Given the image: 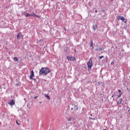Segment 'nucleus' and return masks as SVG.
Wrapping results in <instances>:
<instances>
[{
  "mask_svg": "<svg viewBox=\"0 0 130 130\" xmlns=\"http://www.w3.org/2000/svg\"><path fill=\"white\" fill-rule=\"evenodd\" d=\"M51 71L50 70V69L49 68H42V69H40L39 71V75L40 76H46L50 73Z\"/></svg>",
  "mask_w": 130,
  "mask_h": 130,
  "instance_id": "f257e3e1",
  "label": "nucleus"
},
{
  "mask_svg": "<svg viewBox=\"0 0 130 130\" xmlns=\"http://www.w3.org/2000/svg\"><path fill=\"white\" fill-rule=\"evenodd\" d=\"M93 67V62L92 61V58H90L87 62V68L88 70H91Z\"/></svg>",
  "mask_w": 130,
  "mask_h": 130,
  "instance_id": "f03ea898",
  "label": "nucleus"
},
{
  "mask_svg": "<svg viewBox=\"0 0 130 130\" xmlns=\"http://www.w3.org/2000/svg\"><path fill=\"white\" fill-rule=\"evenodd\" d=\"M67 59H68V60L69 61H73L74 60H76V57H73V56H67Z\"/></svg>",
  "mask_w": 130,
  "mask_h": 130,
  "instance_id": "7ed1b4c3",
  "label": "nucleus"
},
{
  "mask_svg": "<svg viewBox=\"0 0 130 130\" xmlns=\"http://www.w3.org/2000/svg\"><path fill=\"white\" fill-rule=\"evenodd\" d=\"M8 104L11 106H14V105H15V100H12L11 101L8 103Z\"/></svg>",
  "mask_w": 130,
  "mask_h": 130,
  "instance_id": "20e7f679",
  "label": "nucleus"
},
{
  "mask_svg": "<svg viewBox=\"0 0 130 130\" xmlns=\"http://www.w3.org/2000/svg\"><path fill=\"white\" fill-rule=\"evenodd\" d=\"M34 77V71H33V70H31V74L29 76V78L30 79V80H32Z\"/></svg>",
  "mask_w": 130,
  "mask_h": 130,
  "instance_id": "39448f33",
  "label": "nucleus"
},
{
  "mask_svg": "<svg viewBox=\"0 0 130 130\" xmlns=\"http://www.w3.org/2000/svg\"><path fill=\"white\" fill-rule=\"evenodd\" d=\"M23 35L21 33H19L17 35V39H20V38H23Z\"/></svg>",
  "mask_w": 130,
  "mask_h": 130,
  "instance_id": "423d86ee",
  "label": "nucleus"
},
{
  "mask_svg": "<svg viewBox=\"0 0 130 130\" xmlns=\"http://www.w3.org/2000/svg\"><path fill=\"white\" fill-rule=\"evenodd\" d=\"M31 17H36V18H38L39 19L40 18V16L37 15L36 14H35V13H31L30 14Z\"/></svg>",
  "mask_w": 130,
  "mask_h": 130,
  "instance_id": "0eeeda50",
  "label": "nucleus"
},
{
  "mask_svg": "<svg viewBox=\"0 0 130 130\" xmlns=\"http://www.w3.org/2000/svg\"><path fill=\"white\" fill-rule=\"evenodd\" d=\"M118 92L119 93V94L117 96L118 98H120L121 97V95H122V92H121V90L120 89H118Z\"/></svg>",
  "mask_w": 130,
  "mask_h": 130,
  "instance_id": "6e6552de",
  "label": "nucleus"
},
{
  "mask_svg": "<svg viewBox=\"0 0 130 130\" xmlns=\"http://www.w3.org/2000/svg\"><path fill=\"white\" fill-rule=\"evenodd\" d=\"M121 102H122V99H119L118 101H117V104H118L119 105L120 104H121Z\"/></svg>",
  "mask_w": 130,
  "mask_h": 130,
  "instance_id": "1a4fd4ad",
  "label": "nucleus"
},
{
  "mask_svg": "<svg viewBox=\"0 0 130 130\" xmlns=\"http://www.w3.org/2000/svg\"><path fill=\"white\" fill-rule=\"evenodd\" d=\"M24 16L25 17H31V14H28L27 12H24Z\"/></svg>",
  "mask_w": 130,
  "mask_h": 130,
  "instance_id": "9d476101",
  "label": "nucleus"
},
{
  "mask_svg": "<svg viewBox=\"0 0 130 130\" xmlns=\"http://www.w3.org/2000/svg\"><path fill=\"white\" fill-rule=\"evenodd\" d=\"M78 109H79V108H78V106H74V111H77Z\"/></svg>",
  "mask_w": 130,
  "mask_h": 130,
  "instance_id": "9b49d317",
  "label": "nucleus"
},
{
  "mask_svg": "<svg viewBox=\"0 0 130 130\" xmlns=\"http://www.w3.org/2000/svg\"><path fill=\"white\" fill-rule=\"evenodd\" d=\"M44 96H45V97L47 98V99H48V100H50V98L49 97V95H48V94H45Z\"/></svg>",
  "mask_w": 130,
  "mask_h": 130,
  "instance_id": "f8f14e48",
  "label": "nucleus"
},
{
  "mask_svg": "<svg viewBox=\"0 0 130 130\" xmlns=\"http://www.w3.org/2000/svg\"><path fill=\"white\" fill-rule=\"evenodd\" d=\"M120 19H121V21H122V22L124 21V20H125V18H124V17L121 16L120 18Z\"/></svg>",
  "mask_w": 130,
  "mask_h": 130,
  "instance_id": "ddd939ff",
  "label": "nucleus"
},
{
  "mask_svg": "<svg viewBox=\"0 0 130 130\" xmlns=\"http://www.w3.org/2000/svg\"><path fill=\"white\" fill-rule=\"evenodd\" d=\"M90 47H92V49L94 48V47L93 46V41H90Z\"/></svg>",
  "mask_w": 130,
  "mask_h": 130,
  "instance_id": "4468645a",
  "label": "nucleus"
},
{
  "mask_svg": "<svg viewBox=\"0 0 130 130\" xmlns=\"http://www.w3.org/2000/svg\"><path fill=\"white\" fill-rule=\"evenodd\" d=\"M14 60L15 61H19V59H18V58L17 57H14Z\"/></svg>",
  "mask_w": 130,
  "mask_h": 130,
  "instance_id": "2eb2a0df",
  "label": "nucleus"
},
{
  "mask_svg": "<svg viewBox=\"0 0 130 130\" xmlns=\"http://www.w3.org/2000/svg\"><path fill=\"white\" fill-rule=\"evenodd\" d=\"M93 28L94 30H96V29L97 28V26H95V25H93Z\"/></svg>",
  "mask_w": 130,
  "mask_h": 130,
  "instance_id": "dca6fc26",
  "label": "nucleus"
},
{
  "mask_svg": "<svg viewBox=\"0 0 130 130\" xmlns=\"http://www.w3.org/2000/svg\"><path fill=\"white\" fill-rule=\"evenodd\" d=\"M114 61H112L111 62V64L112 65V66H114Z\"/></svg>",
  "mask_w": 130,
  "mask_h": 130,
  "instance_id": "f3484780",
  "label": "nucleus"
},
{
  "mask_svg": "<svg viewBox=\"0 0 130 130\" xmlns=\"http://www.w3.org/2000/svg\"><path fill=\"white\" fill-rule=\"evenodd\" d=\"M68 121H71V120H72V117H69L68 118Z\"/></svg>",
  "mask_w": 130,
  "mask_h": 130,
  "instance_id": "a211bd4d",
  "label": "nucleus"
},
{
  "mask_svg": "<svg viewBox=\"0 0 130 130\" xmlns=\"http://www.w3.org/2000/svg\"><path fill=\"white\" fill-rule=\"evenodd\" d=\"M43 40H42V39H41V40H39V42H40V43H41L42 42H43Z\"/></svg>",
  "mask_w": 130,
  "mask_h": 130,
  "instance_id": "6ab92c4d",
  "label": "nucleus"
},
{
  "mask_svg": "<svg viewBox=\"0 0 130 130\" xmlns=\"http://www.w3.org/2000/svg\"><path fill=\"white\" fill-rule=\"evenodd\" d=\"M103 57H104V56H100V59H101L103 58Z\"/></svg>",
  "mask_w": 130,
  "mask_h": 130,
  "instance_id": "aec40b11",
  "label": "nucleus"
},
{
  "mask_svg": "<svg viewBox=\"0 0 130 130\" xmlns=\"http://www.w3.org/2000/svg\"><path fill=\"white\" fill-rule=\"evenodd\" d=\"M103 49V48H99V50L100 51V50H102Z\"/></svg>",
  "mask_w": 130,
  "mask_h": 130,
  "instance_id": "412c9836",
  "label": "nucleus"
},
{
  "mask_svg": "<svg viewBox=\"0 0 130 130\" xmlns=\"http://www.w3.org/2000/svg\"><path fill=\"white\" fill-rule=\"evenodd\" d=\"M16 123L17 124H18V125H20V123H18V121L16 120Z\"/></svg>",
  "mask_w": 130,
  "mask_h": 130,
  "instance_id": "4be33fe9",
  "label": "nucleus"
},
{
  "mask_svg": "<svg viewBox=\"0 0 130 130\" xmlns=\"http://www.w3.org/2000/svg\"><path fill=\"white\" fill-rule=\"evenodd\" d=\"M98 11H97V10L95 11V13H98Z\"/></svg>",
  "mask_w": 130,
  "mask_h": 130,
  "instance_id": "5701e85b",
  "label": "nucleus"
},
{
  "mask_svg": "<svg viewBox=\"0 0 130 130\" xmlns=\"http://www.w3.org/2000/svg\"><path fill=\"white\" fill-rule=\"evenodd\" d=\"M95 50H96V51H98V50H99V49H96Z\"/></svg>",
  "mask_w": 130,
  "mask_h": 130,
  "instance_id": "b1692460",
  "label": "nucleus"
},
{
  "mask_svg": "<svg viewBox=\"0 0 130 130\" xmlns=\"http://www.w3.org/2000/svg\"><path fill=\"white\" fill-rule=\"evenodd\" d=\"M36 98H37V96H35L34 97V99H36Z\"/></svg>",
  "mask_w": 130,
  "mask_h": 130,
  "instance_id": "393cba45",
  "label": "nucleus"
},
{
  "mask_svg": "<svg viewBox=\"0 0 130 130\" xmlns=\"http://www.w3.org/2000/svg\"><path fill=\"white\" fill-rule=\"evenodd\" d=\"M71 110H74V108H71Z\"/></svg>",
  "mask_w": 130,
  "mask_h": 130,
  "instance_id": "a878e982",
  "label": "nucleus"
},
{
  "mask_svg": "<svg viewBox=\"0 0 130 130\" xmlns=\"http://www.w3.org/2000/svg\"><path fill=\"white\" fill-rule=\"evenodd\" d=\"M127 90H129V92H130V89H128V88H127Z\"/></svg>",
  "mask_w": 130,
  "mask_h": 130,
  "instance_id": "bb28decb",
  "label": "nucleus"
},
{
  "mask_svg": "<svg viewBox=\"0 0 130 130\" xmlns=\"http://www.w3.org/2000/svg\"><path fill=\"white\" fill-rule=\"evenodd\" d=\"M64 31H67V29H65V28L64 27Z\"/></svg>",
  "mask_w": 130,
  "mask_h": 130,
  "instance_id": "cd10ccee",
  "label": "nucleus"
},
{
  "mask_svg": "<svg viewBox=\"0 0 130 130\" xmlns=\"http://www.w3.org/2000/svg\"><path fill=\"white\" fill-rule=\"evenodd\" d=\"M40 104L42 103V102H40Z\"/></svg>",
  "mask_w": 130,
  "mask_h": 130,
  "instance_id": "c85d7f7f",
  "label": "nucleus"
},
{
  "mask_svg": "<svg viewBox=\"0 0 130 130\" xmlns=\"http://www.w3.org/2000/svg\"><path fill=\"white\" fill-rule=\"evenodd\" d=\"M113 97H114V95H112V98H113Z\"/></svg>",
  "mask_w": 130,
  "mask_h": 130,
  "instance_id": "c756f323",
  "label": "nucleus"
},
{
  "mask_svg": "<svg viewBox=\"0 0 130 130\" xmlns=\"http://www.w3.org/2000/svg\"><path fill=\"white\" fill-rule=\"evenodd\" d=\"M75 52H76V50H75Z\"/></svg>",
  "mask_w": 130,
  "mask_h": 130,
  "instance_id": "7c9ffc66",
  "label": "nucleus"
},
{
  "mask_svg": "<svg viewBox=\"0 0 130 130\" xmlns=\"http://www.w3.org/2000/svg\"><path fill=\"white\" fill-rule=\"evenodd\" d=\"M12 130H13V129Z\"/></svg>",
  "mask_w": 130,
  "mask_h": 130,
  "instance_id": "2f4dec72",
  "label": "nucleus"
}]
</instances>
